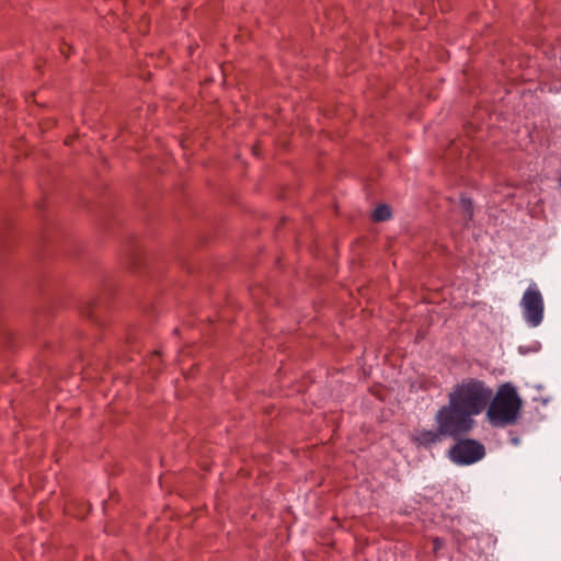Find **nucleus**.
Masks as SVG:
<instances>
[{"instance_id":"obj_5","label":"nucleus","mask_w":561,"mask_h":561,"mask_svg":"<svg viewBox=\"0 0 561 561\" xmlns=\"http://www.w3.org/2000/svg\"><path fill=\"white\" fill-rule=\"evenodd\" d=\"M448 455L454 463L468 466L481 460L485 448L474 439H460L449 449Z\"/></svg>"},{"instance_id":"obj_9","label":"nucleus","mask_w":561,"mask_h":561,"mask_svg":"<svg viewBox=\"0 0 561 561\" xmlns=\"http://www.w3.org/2000/svg\"><path fill=\"white\" fill-rule=\"evenodd\" d=\"M434 546H435V548H436V549H437V548H439V546H440V540H439L438 538H435V539H434Z\"/></svg>"},{"instance_id":"obj_1","label":"nucleus","mask_w":561,"mask_h":561,"mask_svg":"<svg viewBox=\"0 0 561 561\" xmlns=\"http://www.w3.org/2000/svg\"><path fill=\"white\" fill-rule=\"evenodd\" d=\"M493 397V391L484 381L477 378H465L451 388L448 393L450 403L476 416L482 413Z\"/></svg>"},{"instance_id":"obj_4","label":"nucleus","mask_w":561,"mask_h":561,"mask_svg":"<svg viewBox=\"0 0 561 561\" xmlns=\"http://www.w3.org/2000/svg\"><path fill=\"white\" fill-rule=\"evenodd\" d=\"M520 307L523 317L528 325L538 327L543 320L545 304L542 295L536 284H530L525 290Z\"/></svg>"},{"instance_id":"obj_3","label":"nucleus","mask_w":561,"mask_h":561,"mask_svg":"<svg viewBox=\"0 0 561 561\" xmlns=\"http://www.w3.org/2000/svg\"><path fill=\"white\" fill-rule=\"evenodd\" d=\"M436 425L446 436L459 437L469 433L474 426L473 415L456 404L443 405L435 416Z\"/></svg>"},{"instance_id":"obj_7","label":"nucleus","mask_w":561,"mask_h":561,"mask_svg":"<svg viewBox=\"0 0 561 561\" xmlns=\"http://www.w3.org/2000/svg\"><path fill=\"white\" fill-rule=\"evenodd\" d=\"M391 216L390 208L387 205H379L373 213V219L375 221H383L389 219Z\"/></svg>"},{"instance_id":"obj_8","label":"nucleus","mask_w":561,"mask_h":561,"mask_svg":"<svg viewBox=\"0 0 561 561\" xmlns=\"http://www.w3.org/2000/svg\"><path fill=\"white\" fill-rule=\"evenodd\" d=\"M461 205H462L463 209L466 210V213L468 214V217L471 218L472 217V205H471L470 199L461 198Z\"/></svg>"},{"instance_id":"obj_2","label":"nucleus","mask_w":561,"mask_h":561,"mask_svg":"<svg viewBox=\"0 0 561 561\" xmlns=\"http://www.w3.org/2000/svg\"><path fill=\"white\" fill-rule=\"evenodd\" d=\"M522 401L514 386L505 383L500 387L488 404L486 417L496 427H504L517 421Z\"/></svg>"},{"instance_id":"obj_6","label":"nucleus","mask_w":561,"mask_h":561,"mask_svg":"<svg viewBox=\"0 0 561 561\" xmlns=\"http://www.w3.org/2000/svg\"><path fill=\"white\" fill-rule=\"evenodd\" d=\"M446 436L444 432L438 428L435 430H422L414 436V442L419 445L430 447L442 440V437Z\"/></svg>"}]
</instances>
